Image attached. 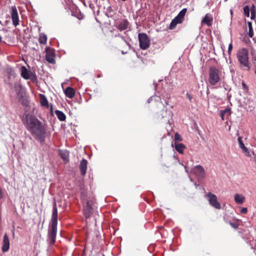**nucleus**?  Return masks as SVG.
I'll list each match as a JSON object with an SVG mask.
<instances>
[{"label": "nucleus", "instance_id": "1", "mask_svg": "<svg viewBox=\"0 0 256 256\" xmlns=\"http://www.w3.org/2000/svg\"><path fill=\"white\" fill-rule=\"evenodd\" d=\"M24 124L34 138L41 142L44 141L46 134V128L34 116L26 114Z\"/></svg>", "mask_w": 256, "mask_h": 256}, {"label": "nucleus", "instance_id": "2", "mask_svg": "<svg viewBox=\"0 0 256 256\" xmlns=\"http://www.w3.org/2000/svg\"><path fill=\"white\" fill-rule=\"evenodd\" d=\"M58 224V210L56 203L54 202L53 203L52 214L51 219V223L48 232V238L50 244L53 245L56 242L57 234Z\"/></svg>", "mask_w": 256, "mask_h": 256}, {"label": "nucleus", "instance_id": "3", "mask_svg": "<svg viewBox=\"0 0 256 256\" xmlns=\"http://www.w3.org/2000/svg\"><path fill=\"white\" fill-rule=\"evenodd\" d=\"M208 74V82L211 86H216L221 80L222 69L217 68L215 66H211L209 68Z\"/></svg>", "mask_w": 256, "mask_h": 256}, {"label": "nucleus", "instance_id": "4", "mask_svg": "<svg viewBox=\"0 0 256 256\" xmlns=\"http://www.w3.org/2000/svg\"><path fill=\"white\" fill-rule=\"evenodd\" d=\"M248 56V51L246 48H242L239 50L237 54V57L240 66L246 68V69L247 70L250 69Z\"/></svg>", "mask_w": 256, "mask_h": 256}, {"label": "nucleus", "instance_id": "5", "mask_svg": "<svg viewBox=\"0 0 256 256\" xmlns=\"http://www.w3.org/2000/svg\"><path fill=\"white\" fill-rule=\"evenodd\" d=\"M187 9L183 8L178 13L177 16H176L171 22L169 28L170 30H173L175 28L176 26L178 24H181L184 20V18Z\"/></svg>", "mask_w": 256, "mask_h": 256}, {"label": "nucleus", "instance_id": "6", "mask_svg": "<svg viewBox=\"0 0 256 256\" xmlns=\"http://www.w3.org/2000/svg\"><path fill=\"white\" fill-rule=\"evenodd\" d=\"M140 46L142 50H146L150 46V39L145 33H140L138 35Z\"/></svg>", "mask_w": 256, "mask_h": 256}, {"label": "nucleus", "instance_id": "7", "mask_svg": "<svg viewBox=\"0 0 256 256\" xmlns=\"http://www.w3.org/2000/svg\"><path fill=\"white\" fill-rule=\"evenodd\" d=\"M4 72L8 78V84L12 88L13 86V82L16 80L15 71L12 67L7 66Z\"/></svg>", "mask_w": 256, "mask_h": 256}, {"label": "nucleus", "instance_id": "8", "mask_svg": "<svg viewBox=\"0 0 256 256\" xmlns=\"http://www.w3.org/2000/svg\"><path fill=\"white\" fill-rule=\"evenodd\" d=\"M206 198L211 206L216 209L220 210L221 208V205L218 202L216 195L212 194L211 192H209L206 194Z\"/></svg>", "mask_w": 256, "mask_h": 256}, {"label": "nucleus", "instance_id": "9", "mask_svg": "<svg viewBox=\"0 0 256 256\" xmlns=\"http://www.w3.org/2000/svg\"><path fill=\"white\" fill-rule=\"evenodd\" d=\"M193 172L199 179H202L205 178L206 173L203 167L200 165L195 166L192 169Z\"/></svg>", "mask_w": 256, "mask_h": 256}, {"label": "nucleus", "instance_id": "10", "mask_svg": "<svg viewBox=\"0 0 256 256\" xmlns=\"http://www.w3.org/2000/svg\"><path fill=\"white\" fill-rule=\"evenodd\" d=\"M10 9V14L12 24L16 26L19 24V18L18 10L16 6H12Z\"/></svg>", "mask_w": 256, "mask_h": 256}, {"label": "nucleus", "instance_id": "11", "mask_svg": "<svg viewBox=\"0 0 256 256\" xmlns=\"http://www.w3.org/2000/svg\"><path fill=\"white\" fill-rule=\"evenodd\" d=\"M46 60L50 64H54L55 62L54 60V54L52 50L50 48L46 47Z\"/></svg>", "mask_w": 256, "mask_h": 256}, {"label": "nucleus", "instance_id": "12", "mask_svg": "<svg viewBox=\"0 0 256 256\" xmlns=\"http://www.w3.org/2000/svg\"><path fill=\"white\" fill-rule=\"evenodd\" d=\"M93 208L92 204L90 201L88 200L86 202V205L84 210V214L86 218H90L92 214Z\"/></svg>", "mask_w": 256, "mask_h": 256}, {"label": "nucleus", "instance_id": "13", "mask_svg": "<svg viewBox=\"0 0 256 256\" xmlns=\"http://www.w3.org/2000/svg\"><path fill=\"white\" fill-rule=\"evenodd\" d=\"M213 18L212 15L210 14H206L205 16L202 18L201 24L202 26L204 24L207 25L208 26H211L212 24Z\"/></svg>", "mask_w": 256, "mask_h": 256}, {"label": "nucleus", "instance_id": "14", "mask_svg": "<svg viewBox=\"0 0 256 256\" xmlns=\"http://www.w3.org/2000/svg\"><path fill=\"white\" fill-rule=\"evenodd\" d=\"M10 248V240L8 236L5 234L2 240V250L4 252L8 251Z\"/></svg>", "mask_w": 256, "mask_h": 256}, {"label": "nucleus", "instance_id": "15", "mask_svg": "<svg viewBox=\"0 0 256 256\" xmlns=\"http://www.w3.org/2000/svg\"><path fill=\"white\" fill-rule=\"evenodd\" d=\"M88 161L86 159H82L80 164V170L82 176H84L86 174L87 170Z\"/></svg>", "mask_w": 256, "mask_h": 256}, {"label": "nucleus", "instance_id": "16", "mask_svg": "<svg viewBox=\"0 0 256 256\" xmlns=\"http://www.w3.org/2000/svg\"><path fill=\"white\" fill-rule=\"evenodd\" d=\"M32 72L28 71L24 66L21 67V76L25 80H29L30 78L31 74Z\"/></svg>", "mask_w": 256, "mask_h": 256}, {"label": "nucleus", "instance_id": "17", "mask_svg": "<svg viewBox=\"0 0 256 256\" xmlns=\"http://www.w3.org/2000/svg\"><path fill=\"white\" fill-rule=\"evenodd\" d=\"M129 22L126 19L122 20L116 26L117 28L120 31H122L128 28Z\"/></svg>", "mask_w": 256, "mask_h": 256}, {"label": "nucleus", "instance_id": "18", "mask_svg": "<svg viewBox=\"0 0 256 256\" xmlns=\"http://www.w3.org/2000/svg\"><path fill=\"white\" fill-rule=\"evenodd\" d=\"M238 140L239 143L240 147L242 150L243 152L245 153V154L248 156H250V152L244 144L242 138L238 137Z\"/></svg>", "mask_w": 256, "mask_h": 256}, {"label": "nucleus", "instance_id": "19", "mask_svg": "<svg viewBox=\"0 0 256 256\" xmlns=\"http://www.w3.org/2000/svg\"><path fill=\"white\" fill-rule=\"evenodd\" d=\"M64 92L66 96L70 98H72L74 96L75 92L71 87L66 88Z\"/></svg>", "mask_w": 256, "mask_h": 256}, {"label": "nucleus", "instance_id": "20", "mask_svg": "<svg viewBox=\"0 0 256 256\" xmlns=\"http://www.w3.org/2000/svg\"><path fill=\"white\" fill-rule=\"evenodd\" d=\"M48 37L44 33H40L38 38V42L41 45H45L47 42Z\"/></svg>", "mask_w": 256, "mask_h": 256}, {"label": "nucleus", "instance_id": "21", "mask_svg": "<svg viewBox=\"0 0 256 256\" xmlns=\"http://www.w3.org/2000/svg\"><path fill=\"white\" fill-rule=\"evenodd\" d=\"M40 105L42 106L48 107V103L46 96L42 94H40Z\"/></svg>", "mask_w": 256, "mask_h": 256}, {"label": "nucleus", "instance_id": "22", "mask_svg": "<svg viewBox=\"0 0 256 256\" xmlns=\"http://www.w3.org/2000/svg\"><path fill=\"white\" fill-rule=\"evenodd\" d=\"M60 155L62 158L65 162H68L69 161L68 152L66 150H60Z\"/></svg>", "mask_w": 256, "mask_h": 256}, {"label": "nucleus", "instance_id": "23", "mask_svg": "<svg viewBox=\"0 0 256 256\" xmlns=\"http://www.w3.org/2000/svg\"><path fill=\"white\" fill-rule=\"evenodd\" d=\"M186 148V146L182 143H175V149L180 154H182Z\"/></svg>", "mask_w": 256, "mask_h": 256}, {"label": "nucleus", "instance_id": "24", "mask_svg": "<svg viewBox=\"0 0 256 256\" xmlns=\"http://www.w3.org/2000/svg\"><path fill=\"white\" fill-rule=\"evenodd\" d=\"M55 114L57 116L58 119L60 121H64L66 119V116L60 110H56Z\"/></svg>", "mask_w": 256, "mask_h": 256}, {"label": "nucleus", "instance_id": "25", "mask_svg": "<svg viewBox=\"0 0 256 256\" xmlns=\"http://www.w3.org/2000/svg\"><path fill=\"white\" fill-rule=\"evenodd\" d=\"M244 197L242 195L236 194L234 196V200L237 204H242L244 202Z\"/></svg>", "mask_w": 256, "mask_h": 256}, {"label": "nucleus", "instance_id": "26", "mask_svg": "<svg viewBox=\"0 0 256 256\" xmlns=\"http://www.w3.org/2000/svg\"><path fill=\"white\" fill-rule=\"evenodd\" d=\"M230 114V109L229 108H226L225 110L220 111V117L223 120H224V117L226 115H227L228 117Z\"/></svg>", "mask_w": 256, "mask_h": 256}, {"label": "nucleus", "instance_id": "27", "mask_svg": "<svg viewBox=\"0 0 256 256\" xmlns=\"http://www.w3.org/2000/svg\"><path fill=\"white\" fill-rule=\"evenodd\" d=\"M248 34L250 38H252L254 36V32L252 27V24L251 22H248Z\"/></svg>", "mask_w": 256, "mask_h": 256}, {"label": "nucleus", "instance_id": "28", "mask_svg": "<svg viewBox=\"0 0 256 256\" xmlns=\"http://www.w3.org/2000/svg\"><path fill=\"white\" fill-rule=\"evenodd\" d=\"M250 9L248 6H246L244 8V14L246 16H247V17L250 16Z\"/></svg>", "mask_w": 256, "mask_h": 256}, {"label": "nucleus", "instance_id": "29", "mask_svg": "<svg viewBox=\"0 0 256 256\" xmlns=\"http://www.w3.org/2000/svg\"><path fill=\"white\" fill-rule=\"evenodd\" d=\"M13 86L16 90H17L18 88H20L22 87L19 82H18L16 80H15L14 82H13Z\"/></svg>", "mask_w": 256, "mask_h": 256}, {"label": "nucleus", "instance_id": "30", "mask_svg": "<svg viewBox=\"0 0 256 256\" xmlns=\"http://www.w3.org/2000/svg\"><path fill=\"white\" fill-rule=\"evenodd\" d=\"M32 82L34 83H36L37 82V78H36V74H34L32 73L31 74V75H30V78Z\"/></svg>", "mask_w": 256, "mask_h": 256}, {"label": "nucleus", "instance_id": "31", "mask_svg": "<svg viewBox=\"0 0 256 256\" xmlns=\"http://www.w3.org/2000/svg\"><path fill=\"white\" fill-rule=\"evenodd\" d=\"M229 224L230 226L234 229H238V223H234L231 222H229Z\"/></svg>", "mask_w": 256, "mask_h": 256}, {"label": "nucleus", "instance_id": "32", "mask_svg": "<svg viewBox=\"0 0 256 256\" xmlns=\"http://www.w3.org/2000/svg\"><path fill=\"white\" fill-rule=\"evenodd\" d=\"M174 139H175V140H176V141H182V138L180 136L178 133H176L174 134Z\"/></svg>", "mask_w": 256, "mask_h": 256}, {"label": "nucleus", "instance_id": "33", "mask_svg": "<svg viewBox=\"0 0 256 256\" xmlns=\"http://www.w3.org/2000/svg\"><path fill=\"white\" fill-rule=\"evenodd\" d=\"M240 212L242 214H246L248 212L247 208H242L240 210Z\"/></svg>", "mask_w": 256, "mask_h": 256}, {"label": "nucleus", "instance_id": "34", "mask_svg": "<svg viewBox=\"0 0 256 256\" xmlns=\"http://www.w3.org/2000/svg\"><path fill=\"white\" fill-rule=\"evenodd\" d=\"M232 49V44L230 43V44H229L228 48V53L229 54H230Z\"/></svg>", "mask_w": 256, "mask_h": 256}, {"label": "nucleus", "instance_id": "35", "mask_svg": "<svg viewBox=\"0 0 256 256\" xmlns=\"http://www.w3.org/2000/svg\"><path fill=\"white\" fill-rule=\"evenodd\" d=\"M250 12H256V6L254 4H252L250 8Z\"/></svg>", "mask_w": 256, "mask_h": 256}, {"label": "nucleus", "instance_id": "36", "mask_svg": "<svg viewBox=\"0 0 256 256\" xmlns=\"http://www.w3.org/2000/svg\"><path fill=\"white\" fill-rule=\"evenodd\" d=\"M186 96H187V98L189 99V100L190 101L192 100V96H191L190 94H188V92L186 93Z\"/></svg>", "mask_w": 256, "mask_h": 256}, {"label": "nucleus", "instance_id": "37", "mask_svg": "<svg viewBox=\"0 0 256 256\" xmlns=\"http://www.w3.org/2000/svg\"><path fill=\"white\" fill-rule=\"evenodd\" d=\"M255 16H256V12H251V17H250V18L252 20L254 19L255 18Z\"/></svg>", "mask_w": 256, "mask_h": 256}, {"label": "nucleus", "instance_id": "38", "mask_svg": "<svg viewBox=\"0 0 256 256\" xmlns=\"http://www.w3.org/2000/svg\"><path fill=\"white\" fill-rule=\"evenodd\" d=\"M2 38L1 36H0V42H2Z\"/></svg>", "mask_w": 256, "mask_h": 256}, {"label": "nucleus", "instance_id": "39", "mask_svg": "<svg viewBox=\"0 0 256 256\" xmlns=\"http://www.w3.org/2000/svg\"><path fill=\"white\" fill-rule=\"evenodd\" d=\"M206 92H207V94H208L210 92L209 90H208Z\"/></svg>", "mask_w": 256, "mask_h": 256}, {"label": "nucleus", "instance_id": "40", "mask_svg": "<svg viewBox=\"0 0 256 256\" xmlns=\"http://www.w3.org/2000/svg\"><path fill=\"white\" fill-rule=\"evenodd\" d=\"M36 47H38V44H37L36 42Z\"/></svg>", "mask_w": 256, "mask_h": 256}, {"label": "nucleus", "instance_id": "41", "mask_svg": "<svg viewBox=\"0 0 256 256\" xmlns=\"http://www.w3.org/2000/svg\"><path fill=\"white\" fill-rule=\"evenodd\" d=\"M242 85L244 86H245L246 84L244 83H242Z\"/></svg>", "mask_w": 256, "mask_h": 256}, {"label": "nucleus", "instance_id": "42", "mask_svg": "<svg viewBox=\"0 0 256 256\" xmlns=\"http://www.w3.org/2000/svg\"><path fill=\"white\" fill-rule=\"evenodd\" d=\"M120 36V38H124V36Z\"/></svg>", "mask_w": 256, "mask_h": 256}, {"label": "nucleus", "instance_id": "43", "mask_svg": "<svg viewBox=\"0 0 256 256\" xmlns=\"http://www.w3.org/2000/svg\"><path fill=\"white\" fill-rule=\"evenodd\" d=\"M33 49H34V50H36V48H35V47H34V48H33Z\"/></svg>", "mask_w": 256, "mask_h": 256}, {"label": "nucleus", "instance_id": "44", "mask_svg": "<svg viewBox=\"0 0 256 256\" xmlns=\"http://www.w3.org/2000/svg\"><path fill=\"white\" fill-rule=\"evenodd\" d=\"M122 0V1H123V2H125V1H126V0Z\"/></svg>", "mask_w": 256, "mask_h": 256}]
</instances>
